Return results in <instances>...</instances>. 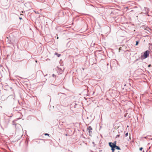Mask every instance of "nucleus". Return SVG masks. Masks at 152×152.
Wrapping results in <instances>:
<instances>
[{"label":"nucleus","instance_id":"423d86ee","mask_svg":"<svg viewBox=\"0 0 152 152\" xmlns=\"http://www.w3.org/2000/svg\"><path fill=\"white\" fill-rule=\"evenodd\" d=\"M54 54L55 55H56L58 57H59L61 56L60 54H59L56 52Z\"/></svg>","mask_w":152,"mask_h":152},{"label":"nucleus","instance_id":"9b49d317","mask_svg":"<svg viewBox=\"0 0 152 152\" xmlns=\"http://www.w3.org/2000/svg\"><path fill=\"white\" fill-rule=\"evenodd\" d=\"M142 149H143V148L142 147L140 148V151H142Z\"/></svg>","mask_w":152,"mask_h":152},{"label":"nucleus","instance_id":"7ed1b4c3","mask_svg":"<svg viewBox=\"0 0 152 152\" xmlns=\"http://www.w3.org/2000/svg\"><path fill=\"white\" fill-rule=\"evenodd\" d=\"M143 11L144 12V14L147 15L149 11V9L147 7H145L144 8Z\"/></svg>","mask_w":152,"mask_h":152},{"label":"nucleus","instance_id":"2eb2a0df","mask_svg":"<svg viewBox=\"0 0 152 152\" xmlns=\"http://www.w3.org/2000/svg\"><path fill=\"white\" fill-rule=\"evenodd\" d=\"M19 19L20 20H21L22 19V18L21 17H20L19 18Z\"/></svg>","mask_w":152,"mask_h":152},{"label":"nucleus","instance_id":"f257e3e1","mask_svg":"<svg viewBox=\"0 0 152 152\" xmlns=\"http://www.w3.org/2000/svg\"><path fill=\"white\" fill-rule=\"evenodd\" d=\"M150 51L148 50L144 52L143 55H141L140 58L142 60L143 59L147 58L149 56L150 54Z\"/></svg>","mask_w":152,"mask_h":152},{"label":"nucleus","instance_id":"6e6552de","mask_svg":"<svg viewBox=\"0 0 152 152\" xmlns=\"http://www.w3.org/2000/svg\"><path fill=\"white\" fill-rule=\"evenodd\" d=\"M128 135V133L127 132L125 134V137H126Z\"/></svg>","mask_w":152,"mask_h":152},{"label":"nucleus","instance_id":"f3484780","mask_svg":"<svg viewBox=\"0 0 152 152\" xmlns=\"http://www.w3.org/2000/svg\"><path fill=\"white\" fill-rule=\"evenodd\" d=\"M144 138H146V137H144Z\"/></svg>","mask_w":152,"mask_h":152},{"label":"nucleus","instance_id":"9d476101","mask_svg":"<svg viewBox=\"0 0 152 152\" xmlns=\"http://www.w3.org/2000/svg\"><path fill=\"white\" fill-rule=\"evenodd\" d=\"M113 143V144H114L115 145H116V141L114 142L113 143Z\"/></svg>","mask_w":152,"mask_h":152},{"label":"nucleus","instance_id":"1a4fd4ad","mask_svg":"<svg viewBox=\"0 0 152 152\" xmlns=\"http://www.w3.org/2000/svg\"><path fill=\"white\" fill-rule=\"evenodd\" d=\"M120 135H117L116 137V138L119 137Z\"/></svg>","mask_w":152,"mask_h":152},{"label":"nucleus","instance_id":"39448f33","mask_svg":"<svg viewBox=\"0 0 152 152\" xmlns=\"http://www.w3.org/2000/svg\"><path fill=\"white\" fill-rule=\"evenodd\" d=\"M115 148L116 149H117V150H118L121 149L120 148L119 146H116V145H115Z\"/></svg>","mask_w":152,"mask_h":152},{"label":"nucleus","instance_id":"a211bd4d","mask_svg":"<svg viewBox=\"0 0 152 152\" xmlns=\"http://www.w3.org/2000/svg\"><path fill=\"white\" fill-rule=\"evenodd\" d=\"M17 129H16V132H17Z\"/></svg>","mask_w":152,"mask_h":152},{"label":"nucleus","instance_id":"f8f14e48","mask_svg":"<svg viewBox=\"0 0 152 152\" xmlns=\"http://www.w3.org/2000/svg\"><path fill=\"white\" fill-rule=\"evenodd\" d=\"M49 135V134H47V133H45V135Z\"/></svg>","mask_w":152,"mask_h":152},{"label":"nucleus","instance_id":"ddd939ff","mask_svg":"<svg viewBox=\"0 0 152 152\" xmlns=\"http://www.w3.org/2000/svg\"><path fill=\"white\" fill-rule=\"evenodd\" d=\"M52 76L53 77H56V75L54 74H53L52 75Z\"/></svg>","mask_w":152,"mask_h":152},{"label":"nucleus","instance_id":"20e7f679","mask_svg":"<svg viewBox=\"0 0 152 152\" xmlns=\"http://www.w3.org/2000/svg\"><path fill=\"white\" fill-rule=\"evenodd\" d=\"M92 129L91 127V126H89L87 128V130L88 131V132H90L89 131H91L92 130Z\"/></svg>","mask_w":152,"mask_h":152},{"label":"nucleus","instance_id":"f03ea898","mask_svg":"<svg viewBox=\"0 0 152 152\" xmlns=\"http://www.w3.org/2000/svg\"><path fill=\"white\" fill-rule=\"evenodd\" d=\"M109 145L110 147L111 148V150H112V152H114L115 150V145L112 143V142H110L109 143Z\"/></svg>","mask_w":152,"mask_h":152},{"label":"nucleus","instance_id":"dca6fc26","mask_svg":"<svg viewBox=\"0 0 152 152\" xmlns=\"http://www.w3.org/2000/svg\"><path fill=\"white\" fill-rule=\"evenodd\" d=\"M150 66H151V65H149L148 66V67H150Z\"/></svg>","mask_w":152,"mask_h":152},{"label":"nucleus","instance_id":"4468645a","mask_svg":"<svg viewBox=\"0 0 152 152\" xmlns=\"http://www.w3.org/2000/svg\"><path fill=\"white\" fill-rule=\"evenodd\" d=\"M89 132H89V134H91V133H92V131H89Z\"/></svg>","mask_w":152,"mask_h":152},{"label":"nucleus","instance_id":"0eeeda50","mask_svg":"<svg viewBox=\"0 0 152 152\" xmlns=\"http://www.w3.org/2000/svg\"><path fill=\"white\" fill-rule=\"evenodd\" d=\"M138 43H139V42L138 41H136L135 45H138Z\"/></svg>","mask_w":152,"mask_h":152}]
</instances>
